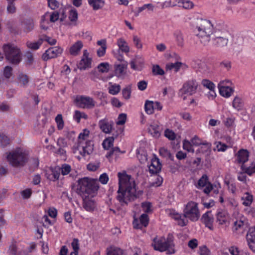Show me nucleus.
Here are the masks:
<instances>
[{"label":"nucleus","instance_id":"1","mask_svg":"<svg viewBox=\"0 0 255 255\" xmlns=\"http://www.w3.org/2000/svg\"><path fill=\"white\" fill-rule=\"evenodd\" d=\"M75 190L76 193L82 198L83 207L87 211H93L96 207L94 199L99 189L97 181L87 177L80 178Z\"/></svg>","mask_w":255,"mask_h":255},{"label":"nucleus","instance_id":"2","mask_svg":"<svg viewBox=\"0 0 255 255\" xmlns=\"http://www.w3.org/2000/svg\"><path fill=\"white\" fill-rule=\"evenodd\" d=\"M119 189L117 200L122 206L128 205L129 202L134 201L143 192L139 190L137 193L134 179L126 173V171L119 172Z\"/></svg>","mask_w":255,"mask_h":255},{"label":"nucleus","instance_id":"3","mask_svg":"<svg viewBox=\"0 0 255 255\" xmlns=\"http://www.w3.org/2000/svg\"><path fill=\"white\" fill-rule=\"evenodd\" d=\"M196 35L200 38V42L204 45H207L210 40H216L221 37H228V34L225 30L219 29L213 30V25L210 21L206 19H201L198 21L194 30Z\"/></svg>","mask_w":255,"mask_h":255},{"label":"nucleus","instance_id":"4","mask_svg":"<svg viewBox=\"0 0 255 255\" xmlns=\"http://www.w3.org/2000/svg\"><path fill=\"white\" fill-rule=\"evenodd\" d=\"M6 60L13 65H18L22 60V52L14 44L7 43L2 46Z\"/></svg>","mask_w":255,"mask_h":255},{"label":"nucleus","instance_id":"5","mask_svg":"<svg viewBox=\"0 0 255 255\" xmlns=\"http://www.w3.org/2000/svg\"><path fill=\"white\" fill-rule=\"evenodd\" d=\"M28 153L20 148L9 152L6 156L8 161L13 167L23 166L28 159Z\"/></svg>","mask_w":255,"mask_h":255},{"label":"nucleus","instance_id":"6","mask_svg":"<svg viewBox=\"0 0 255 255\" xmlns=\"http://www.w3.org/2000/svg\"><path fill=\"white\" fill-rule=\"evenodd\" d=\"M250 224L248 220L244 217H240V228H244L245 230L249 229L246 235V240L249 248L255 253V227L249 228Z\"/></svg>","mask_w":255,"mask_h":255},{"label":"nucleus","instance_id":"7","mask_svg":"<svg viewBox=\"0 0 255 255\" xmlns=\"http://www.w3.org/2000/svg\"><path fill=\"white\" fill-rule=\"evenodd\" d=\"M183 216L192 221H197L200 217L197 204L193 201L188 202L184 209Z\"/></svg>","mask_w":255,"mask_h":255},{"label":"nucleus","instance_id":"8","mask_svg":"<svg viewBox=\"0 0 255 255\" xmlns=\"http://www.w3.org/2000/svg\"><path fill=\"white\" fill-rule=\"evenodd\" d=\"M74 103L77 107L82 109H91L95 106V102L92 98L85 96H76Z\"/></svg>","mask_w":255,"mask_h":255},{"label":"nucleus","instance_id":"9","mask_svg":"<svg viewBox=\"0 0 255 255\" xmlns=\"http://www.w3.org/2000/svg\"><path fill=\"white\" fill-rule=\"evenodd\" d=\"M152 246L156 251H158L161 252L167 251V254H168L169 248H168V246L166 242V239L164 237H162L159 238H157V237L154 238L153 239Z\"/></svg>","mask_w":255,"mask_h":255},{"label":"nucleus","instance_id":"10","mask_svg":"<svg viewBox=\"0 0 255 255\" xmlns=\"http://www.w3.org/2000/svg\"><path fill=\"white\" fill-rule=\"evenodd\" d=\"M197 87L198 83L195 80H190L184 83L181 92L183 94L192 95L196 93Z\"/></svg>","mask_w":255,"mask_h":255},{"label":"nucleus","instance_id":"11","mask_svg":"<svg viewBox=\"0 0 255 255\" xmlns=\"http://www.w3.org/2000/svg\"><path fill=\"white\" fill-rule=\"evenodd\" d=\"M63 52V49L59 46L50 47L43 54L42 58L44 61L55 58L60 55Z\"/></svg>","mask_w":255,"mask_h":255},{"label":"nucleus","instance_id":"12","mask_svg":"<svg viewBox=\"0 0 255 255\" xmlns=\"http://www.w3.org/2000/svg\"><path fill=\"white\" fill-rule=\"evenodd\" d=\"M113 122H109L106 119L101 120L99 122L100 128L105 133H111L113 129Z\"/></svg>","mask_w":255,"mask_h":255},{"label":"nucleus","instance_id":"13","mask_svg":"<svg viewBox=\"0 0 255 255\" xmlns=\"http://www.w3.org/2000/svg\"><path fill=\"white\" fill-rule=\"evenodd\" d=\"M149 222V218L148 215L146 214H142L139 217V221L134 219L133 221V225L135 229H141L142 226L146 227Z\"/></svg>","mask_w":255,"mask_h":255},{"label":"nucleus","instance_id":"14","mask_svg":"<svg viewBox=\"0 0 255 255\" xmlns=\"http://www.w3.org/2000/svg\"><path fill=\"white\" fill-rule=\"evenodd\" d=\"M201 220L206 227L208 228L211 230H213V223L214 222V217L212 214L211 211H208L204 214Z\"/></svg>","mask_w":255,"mask_h":255},{"label":"nucleus","instance_id":"15","mask_svg":"<svg viewBox=\"0 0 255 255\" xmlns=\"http://www.w3.org/2000/svg\"><path fill=\"white\" fill-rule=\"evenodd\" d=\"M225 81H221L218 84L220 94L223 97H229L233 93L234 90L228 85H224Z\"/></svg>","mask_w":255,"mask_h":255},{"label":"nucleus","instance_id":"16","mask_svg":"<svg viewBox=\"0 0 255 255\" xmlns=\"http://www.w3.org/2000/svg\"><path fill=\"white\" fill-rule=\"evenodd\" d=\"M81 147H82V152L80 151V153L83 156H85L86 154L87 155L90 154L94 150V143L90 140L87 141L85 143V145L83 143L81 145Z\"/></svg>","mask_w":255,"mask_h":255},{"label":"nucleus","instance_id":"17","mask_svg":"<svg viewBox=\"0 0 255 255\" xmlns=\"http://www.w3.org/2000/svg\"><path fill=\"white\" fill-rule=\"evenodd\" d=\"M228 41V37H221V38L211 40V43L216 48L223 49L227 45Z\"/></svg>","mask_w":255,"mask_h":255},{"label":"nucleus","instance_id":"18","mask_svg":"<svg viewBox=\"0 0 255 255\" xmlns=\"http://www.w3.org/2000/svg\"><path fill=\"white\" fill-rule=\"evenodd\" d=\"M83 46L81 41L78 40L73 44L69 49V53L72 56H77L79 55L81 49Z\"/></svg>","mask_w":255,"mask_h":255},{"label":"nucleus","instance_id":"19","mask_svg":"<svg viewBox=\"0 0 255 255\" xmlns=\"http://www.w3.org/2000/svg\"><path fill=\"white\" fill-rule=\"evenodd\" d=\"M127 68V64L125 63H122L119 64L115 65V73L119 78H121L126 74L125 70Z\"/></svg>","mask_w":255,"mask_h":255},{"label":"nucleus","instance_id":"20","mask_svg":"<svg viewBox=\"0 0 255 255\" xmlns=\"http://www.w3.org/2000/svg\"><path fill=\"white\" fill-rule=\"evenodd\" d=\"M217 221L219 222L220 225H225L228 221V216L226 211L219 210L217 214Z\"/></svg>","mask_w":255,"mask_h":255},{"label":"nucleus","instance_id":"21","mask_svg":"<svg viewBox=\"0 0 255 255\" xmlns=\"http://www.w3.org/2000/svg\"><path fill=\"white\" fill-rule=\"evenodd\" d=\"M92 59L82 58L78 64V68L81 70H85L91 67Z\"/></svg>","mask_w":255,"mask_h":255},{"label":"nucleus","instance_id":"22","mask_svg":"<svg viewBox=\"0 0 255 255\" xmlns=\"http://www.w3.org/2000/svg\"><path fill=\"white\" fill-rule=\"evenodd\" d=\"M60 169L59 167L56 169L51 170V173L46 172L45 176L46 178L49 180L54 181L59 179L60 176Z\"/></svg>","mask_w":255,"mask_h":255},{"label":"nucleus","instance_id":"23","mask_svg":"<svg viewBox=\"0 0 255 255\" xmlns=\"http://www.w3.org/2000/svg\"><path fill=\"white\" fill-rule=\"evenodd\" d=\"M242 204L247 207H250L253 201V195L248 192H245L241 197Z\"/></svg>","mask_w":255,"mask_h":255},{"label":"nucleus","instance_id":"24","mask_svg":"<svg viewBox=\"0 0 255 255\" xmlns=\"http://www.w3.org/2000/svg\"><path fill=\"white\" fill-rule=\"evenodd\" d=\"M148 132L155 138H158L161 134L160 127L156 124L150 125L148 128Z\"/></svg>","mask_w":255,"mask_h":255},{"label":"nucleus","instance_id":"25","mask_svg":"<svg viewBox=\"0 0 255 255\" xmlns=\"http://www.w3.org/2000/svg\"><path fill=\"white\" fill-rule=\"evenodd\" d=\"M166 242L168 246V248H169L168 250V255L174 254L175 253V250L174 248V244L173 243V236L172 234H169L168 235V237L166 240Z\"/></svg>","mask_w":255,"mask_h":255},{"label":"nucleus","instance_id":"26","mask_svg":"<svg viewBox=\"0 0 255 255\" xmlns=\"http://www.w3.org/2000/svg\"><path fill=\"white\" fill-rule=\"evenodd\" d=\"M241 168L244 173L251 175L252 174L255 173V163H252L249 166H247L245 164H242Z\"/></svg>","mask_w":255,"mask_h":255},{"label":"nucleus","instance_id":"27","mask_svg":"<svg viewBox=\"0 0 255 255\" xmlns=\"http://www.w3.org/2000/svg\"><path fill=\"white\" fill-rule=\"evenodd\" d=\"M89 4L94 10H98L103 7L105 4L103 0H88Z\"/></svg>","mask_w":255,"mask_h":255},{"label":"nucleus","instance_id":"28","mask_svg":"<svg viewBox=\"0 0 255 255\" xmlns=\"http://www.w3.org/2000/svg\"><path fill=\"white\" fill-rule=\"evenodd\" d=\"M24 30L28 32L32 30L34 27V23L33 20L31 18H26L23 20L22 23Z\"/></svg>","mask_w":255,"mask_h":255},{"label":"nucleus","instance_id":"29","mask_svg":"<svg viewBox=\"0 0 255 255\" xmlns=\"http://www.w3.org/2000/svg\"><path fill=\"white\" fill-rule=\"evenodd\" d=\"M117 44L119 47V51L128 53L129 51V48L127 45L126 42L123 38H120L118 40Z\"/></svg>","mask_w":255,"mask_h":255},{"label":"nucleus","instance_id":"30","mask_svg":"<svg viewBox=\"0 0 255 255\" xmlns=\"http://www.w3.org/2000/svg\"><path fill=\"white\" fill-rule=\"evenodd\" d=\"M89 133L90 131L89 130L84 129L83 131V132H81L79 134L78 136V145L77 147L78 150L79 149V148H80L81 145L83 143V140H84L86 138L89 136Z\"/></svg>","mask_w":255,"mask_h":255},{"label":"nucleus","instance_id":"31","mask_svg":"<svg viewBox=\"0 0 255 255\" xmlns=\"http://www.w3.org/2000/svg\"><path fill=\"white\" fill-rule=\"evenodd\" d=\"M240 163L245 164L246 162L248 161L250 155V152L247 149H240Z\"/></svg>","mask_w":255,"mask_h":255},{"label":"nucleus","instance_id":"32","mask_svg":"<svg viewBox=\"0 0 255 255\" xmlns=\"http://www.w3.org/2000/svg\"><path fill=\"white\" fill-rule=\"evenodd\" d=\"M144 109L145 112L150 115L154 112V102L151 101L146 100L144 105Z\"/></svg>","mask_w":255,"mask_h":255},{"label":"nucleus","instance_id":"33","mask_svg":"<svg viewBox=\"0 0 255 255\" xmlns=\"http://www.w3.org/2000/svg\"><path fill=\"white\" fill-rule=\"evenodd\" d=\"M202 85L206 88L209 89L211 92H213L214 94H211L212 97H214L215 93L214 92L215 85L214 84L207 79H204L202 81Z\"/></svg>","mask_w":255,"mask_h":255},{"label":"nucleus","instance_id":"34","mask_svg":"<svg viewBox=\"0 0 255 255\" xmlns=\"http://www.w3.org/2000/svg\"><path fill=\"white\" fill-rule=\"evenodd\" d=\"M115 137L114 136L109 137L106 138L102 143L103 148L105 149H109L113 146Z\"/></svg>","mask_w":255,"mask_h":255},{"label":"nucleus","instance_id":"35","mask_svg":"<svg viewBox=\"0 0 255 255\" xmlns=\"http://www.w3.org/2000/svg\"><path fill=\"white\" fill-rule=\"evenodd\" d=\"M97 69L100 73H107L110 70V64L108 62L101 63L97 66Z\"/></svg>","mask_w":255,"mask_h":255},{"label":"nucleus","instance_id":"36","mask_svg":"<svg viewBox=\"0 0 255 255\" xmlns=\"http://www.w3.org/2000/svg\"><path fill=\"white\" fill-rule=\"evenodd\" d=\"M107 255H123V252L119 248H108Z\"/></svg>","mask_w":255,"mask_h":255},{"label":"nucleus","instance_id":"37","mask_svg":"<svg viewBox=\"0 0 255 255\" xmlns=\"http://www.w3.org/2000/svg\"><path fill=\"white\" fill-rule=\"evenodd\" d=\"M159 154L161 156L166 157L173 161L174 160V156L167 149L162 147L159 149Z\"/></svg>","mask_w":255,"mask_h":255},{"label":"nucleus","instance_id":"38","mask_svg":"<svg viewBox=\"0 0 255 255\" xmlns=\"http://www.w3.org/2000/svg\"><path fill=\"white\" fill-rule=\"evenodd\" d=\"M153 164L154 162L151 163V164L148 166V170L151 174L156 175L161 171L162 165L156 166L154 165Z\"/></svg>","mask_w":255,"mask_h":255},{"label":"nucleus","instance_id":"39","mask_svg":"<svg viewBox=\"0 0 255 255\" xmlns=\"http://www.w3.org/2000/svg\"><path fill=\"white\" fill-rule=\"evenodd\" d=\"M174 35L178 46L182 47L184 45V38L182 33L180 31H177L175 32Z\"/></svg>","mask_w":255,"mask_h":255},{"label":"nucleus","instance_id":"40","mask_svg":"<svg viewBox=\"0 0 255 255\" xmlns=\"http://www.w3.org/2000/svg\"><path fill=\"white\" fill-rule=\"evenodd\" d=\"M18 82L21 83L23 86H26L29 82L28 76L23 73H20L17 76Z\"/></svg>","mask_w":255,"mask_h":255},{"label":"nucleus","instance_id":"41","mask_svg":"<svg viewBox=\"0 0 255 255\" xmlns=\"http://www.w3.org/2000/svg\"><path fill=\"white\" fill-rule=\"evenodd\" d=\"M109 90V93L112 95H116L120 91L121 86L119 84H115L111 86Z\"/></svg>","mask_w":255,"mask_h":255},{"label":"nucleus","instance_id":"42","mask_svg":"<svg viewBox=\"0 0 255 255\" xmlns=\"http://www.w3.org/2000/svg\"><path fill=\"white\" fill-rule=\"evenodd\" d=\"M182 63L180 62H176L174 63L168 64L166 66V68L168 70H171L174 69L176 72H177L180 69Z\"/></svg>","mask_w":255,"mask_h":255},{"label":"nucleus","instance_id":"43","mask_svg":"<svg viewBox=\"0 0 255 255\" xmlns=\"http://www.w3.org/2000/svg\"><path fill=\"white\" fill-rule=\"evenodd\" d=\"M209 182L208 181V177L207 175L204 174L198 180V185L199 186L203 187Z\"/></svg>","mask_w":255,"mask_h":255},{"label":"nucleus","instance_id":"44","mask_svg":"<svg viewBox=\"0 0 255 255\" xmlns=\"http://www.w3.org/2000/svg\"><path fill=\"white\" fill-rule=\"evenodd\" d=\"M152 72L155 75H163L164 74V70L158 65L153 66Z\"/></svg>","mask_w":255,"mask_h":255},{"label":"nucleus","instance_id":"45","mask_svg":"<svg viewBox=\"0 0 255 255\" xmlns=\"http://www.w3.org/2000/svg\"><path fill=\"white\" fill-rule=\"evenodd\" d=\"M122 94L123 97L126 99L128 100L130 97L131 94V86L128 85L126 88H124L122 90Z\"/></svg>","mask_w":255,"mask_h":255},{"label":"nucleus","instance_id":"46","mask_svg":"<svg viewBox=\"0 0 255 255\" xmlns=\"http://www.w3.org/2000/svg\"><path fill=\"white\" fill-rule=\"evenodd\" d=\"M3 75L6 79H9L12 75V68L9 66H5L3 69Z\"/></svg>","mask_w":255,"mask_h":255},{"label":"nucleus","instance_id":"47","mask_svg":"<svg viewBox=\"0 0 255 255\" xmlns=\"http://www.w3.org/2000/svg\"><path fill=\"white\" fill-rule=\"evenodd\" d=\"M55 121L57 124L58 129L59 130L62 129L64 127V122L62 115H58L55 118Z\"/></svg>","mask_w":255,"mask_h":255},{"label":"nucleus","instance_id":"48","mask_svg":"<svg viewBox=\"0 0 255 255\" xmlns=\"http://www.w3.org/2000/svg\"><path fill=\"white\" fill-rule=\"evenodd\" d=\"M9 144V139L3 133H0V146H5Z\"/></svg>","mask_w":255,"mask_h":255},{"label":"nucleus","instance_id":"49","mask_svg":"<svg viewBox=\"0 0 255 255\" xmlns=\"http://www.w3.org/2000/svg\"><path fill=\"white\" fill-rule=\"evenodd\" d=\"M156 175L155 181L150 184L151 186L159 187L163 182V178L159 175H157V174Z\"/></svg>","mask_w":255,"mask_h":255},{"label":"nucleus","instance_id":"50","mask_svg":"<svg viewBox=\"0 0 255 255\" xmlns=\"http://www.w3.org/2000/svg\"><path fill=\"white\" fill-rule=\"evenodd\" d=\"M78 18V12L75 9H71L69 11V19L72 22L76 21Z\"/></svg>","mask_w":255,"mask_h":255},{"label":"nucleus","instance_id":"51","mask_svg":"<svg viewBox=\"0 0 255 255\" xmlns=\"http://www.w3.org/2000/svg\"><path fill=\"white\" fill-rule=\"evenodd\" d=\"M216 145V147L218 151H225L228 148V146L221 141H216L215 142Z\"/></svg>","mask_w":255,"mask_h":255},{"label":"nucleus","instance_id":"52","mask_svg":"<svg viewBox=\"0 0 255 255\" xmlns=\"http://www.w3.org/2000/svg\"><path fill=\"white\" fill-rule=\"evenodd\" d=\"M60 171L62 175H65L68 174L71 171V166L69 164H64L60 168Z\"/></svg>","mask_w":255,"mask_h":255},{"label":"nucleus","instance_id":"53","mask_svg":"<svg viewBox=\"0 0 255 255\" xmlns=\"http://www.w3.org/2000/svg\"><path fill=\"white\" fill-rule=\"evenodd\" d=\"M165 136L170 140H174L176 138L175 133L171 130L166 129L164 131Z\"/></svg>","mask_w":255,"mask_h":255},{"label":"nucleus","instance_id":"54","mask_svg":"<svg viewBox=\"0 0 255 255\" xmlns=\"http://www.w3.org/2000/svg\"><path fill=\"white\" fill-rule=\"evenodd\" d=\"M127 115L126 114H120L118 117V121L116 122L117 125H123L126 122Z\"/></svg>","mask_w":255,"mask_h":255},{"label":"nucleus","instance_id":"55","mask_svg":"<svg viewBox=\"0 0 255 255\" xmlns=\"http://www.w3.org/2000/svg\"><path fill=\"white\" fill-rule=\"evenodd\" d=\"M192 143L187 140H184L183 142V148L188 152H194V149L192 147Z\"/></svg>","mask_w":255,"mask_h":255},{"label":"nucleus","instance_id":"56","mask_svg":"<svg viewBox=\"0 0 255 255\" xmlns=\"http://www.w3.org/2000/svg\"><path fill=\"white\" fill-rule=\"evenodd\" d=\"M151 204L149 202H144L142 203V208L144 212L145 213L151 212L152 211L151 209Z\"/></svg>","mask_w":255,"mask_h":255},{"label":"nucleus","instance_id":"57","mask_svg":"<svg viewBox=\"0 0 255 255\" xmlns=\"http://www.w3.org/2000/svg\"><path fill=\"white\" fill-rule=\"evenodd\" d=\"M181 2L183 7L185 9L191 8L194 5L193 3L190 0H181Z\"/></svg>","mask_w":255,"mask_h":255},{"label":"nucleus","instance_id":"58","mask_svg":"<svg viewBox=\"0 0 255 255\" xmlns=\"http://www.w3.org/2000/svg\"><path fill=\"white\" fill-rule=\"evenodd\" d=\"M100 167V163H92L88 164L87 166V168L89 171H95L97 170Z\"/></svg>","mask_w":255,"mask_h":255},{"label":"nucleus","instance_id":"59","mask_svg":"<svg viewBox=\"0 0 255 255\" xmlns=\"http://www.w3.org/2000/svg\"><path fill=\"white\" fill-rule=\"evenodd\" d=\"M59 18V13L57 11H53L50 16V21L51 22H55Z\"/></svg>","mask_w":255,"mask_h":255},{"label":"nucleus","instance_id":"60","mask_svg":"<svg viewBox=\"0 0 255 255\" xmlns=\"http://www.w3.org/2000/svg\"><path fill=\"white\" fill-rule=\"evenodd\" d=\"M48 6L52 9H55L59 7V3L56 0H47Z\"/></svg>","mask_w":255,"mask_h":255},{"label":"nucleus","instance_id":"61","mask_svg":"<svg viewBox=\"0 0 255 255\" xmlns=\"http://www.w3.org/2000/svg\"><path fill=\"white\" fill-rule=\"evenodd\" d=\"M26 61L27 64L31 65L33 62V57L32 54L30 52H27L25 54Z\"/></svg>","mask_w":255,"mask_h":255},{"label":"nucleus","instance_id":"62","mask_svg":"<svg viewBox=\"0 0 255 255\" xmlns=\"http://www.w3.org/2000/svg\"><path fill=\"white\" fill-rule=\"evenodd\" d=\"M7 11L9 13H14L16 11V7L14 6L13 2H8L7 6Z\"/></svg>","mask_w":255,"mask_h":255},{"label":"nucleus","instance_id":"63","mask_svg":"<svg viewBox=\"0 0 255 255\" xmlns=\"http://www.w3.org/2000/svg\"><path fill=\"white\" fill-rule=\"evenodd\" d=\"M32 194L30 189H26L21 192V195L24 199H28L30 198Z\"/></svg>","mask_w":255,"mask_h":255},{"label":"nucleus","instance_id":"64","mask_svg":"<svg viewBox=\"0 0 255 255\" xmlns=\"http://www.w3.org/2000/svg\"><path fill=\"white\" fill-rule=\"evenodd\" d=\"M200 255H209L210 251L206 246L200 247L199 251Z\"/></svg>","mask_w":255,"mask_h":255}]
</instances>
